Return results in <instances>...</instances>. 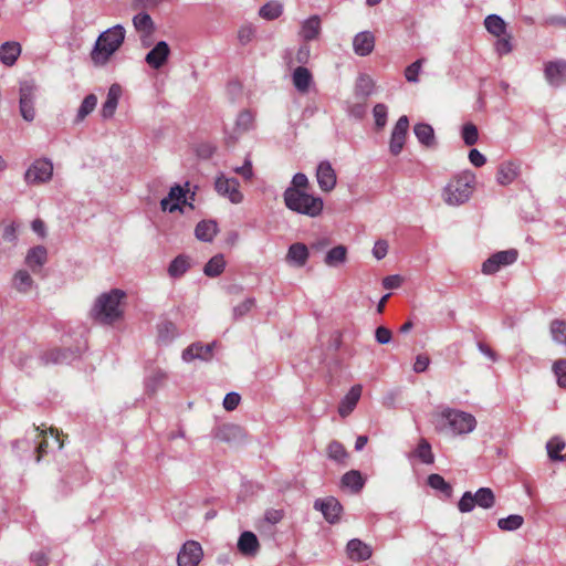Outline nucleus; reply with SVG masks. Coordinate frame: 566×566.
<instances>
[{
  "mask_svg": "<svg viewBox=\"0 0 566 566\" xmlns=\"http://www.w3.org/2000/svg\"><path fill=\"white\" fill-rule=\"evenodd\" d=\"M126 31L116 24L103 31L95 41L90 57L95 66L106 65L125 41Z\"/></svg>",
  "mask_w": 566,
  "mask_h": 566,
  "instance_id": "1",
  "label": "nucleus"
},
{
  "mask_svg": "<svg viewBox=\"0 0 566 566\" xmlns=\"http://www.w3.org/2000/svg\"><path fill=\"white\" fill-rule=\"evenodd\" d=\"M125 297L126 293L119 289L99 295L92 310L94 319L107 325L120 319L124 313L122 302Z\"/></svg>",
  "mask_w": 566,
  "mask_h": 566,
  "instance_id": "2",
  "label": "nucleus"
},
{
  "mask_svg": "<svg viewBox=\"0 0 566 566\" xmlns=\"http://www.w3.org/2000/svg\"><path fill=\"white\" fill-rule=\"evenodd\" d=\"M433 423L437 431H444L448 428L454 434H465L474 430L476 420L471 413L444 408L433 415Z\"/></svg>",
  "mask_w": 566,
  "mask_h": 566,
  "instance_id": "3",
  "label": "nucleus"
},
{
  "mask_svg": "<svg viewBox=\"0 0 566 566\" xmlns=\"http://www.w3.org/2000/svg\"><path fill=\"white\" fill-rule=\"evenodd\" d=\"M285 206L297 213L308 217H317L323 210V200L296 188H287L284 191Z\"/></svg>",
  "mask_w": 566,
  "mask_h": 566,
  "instance_id": "4",
  "label": "nucleus"
},
{
  "mask_svg": "<svg viewBox=\"0 0 566 566\" xmlns=\"http://www.w3.org/2000/svg\"><path fill=\"white\" fill-rule=\"evenodd\" d=\"M475 184V176L462 172L449 180L443 189V199L450 206L464 203L471 197Z\"/></svg>",
  "mask_w": 566,
  "mask_h": 566,
  "instance_id": "5",
  "label": "nucleus"
},
{
  "mask_svg": "<svg viewBox=\"0 0 566 566\" xmlns=\"http://www.w3.org/2000/svg\"><path fill=\"white\" fill-rule=\"evenodd\" d=\"M495 504V495L490 488H481L475 494L464 492L461 496L458 509L461 513L471 512L475 505L482 509H491Z\"/></svg>",
  "mask_w": 566,
  "mask_h": 566,
  "instance_id": "6",
  "label": "nucleus"
},
{
  "mask_svg": "<svg viewBox=\"0 0 566 566\" xmlns=\"http://www.w3.org/2000/svg\"><path fill=\"white\" fill-rule=\"evenodd\" d=\"M518 252L516 249L499 251L486 259L482 264V273L492 275L500 271L503 266L511 265L516 262Z\"/></svg>",
  "mask_w": 566,
  "mask_h": 566,
  "instance_id": "7",
  "label": "nucleus"
},
{
  "mask_svg": "<svg viewBox=\"0 0 566 566\" xmlns=\"http://www.w3.org/2000/svg\"><path fill=\"white\" fill-rule=\"evenodd\" d=\"M35 92L36 86L32 82H23L20 85V114L27 122H32L35 118Z\"/></svg>",
  "mask_w": 566,
  "mask_h": 566,
  "instance_id": "8",
  "label": "nucleus"
},
{
  "mask_svg": "<svg viewBox=\"0 0 566 566\" xmlns=\"http://www.w3.org/2000/svg\"><path fill=\"white\" fill-rule=\"evenodd\" d=\"M53 165L46 159L35 160L27 170L24 179L27 184L39 185L52 178Z\"/></svg>",
  "mask_w": 566,
  "mask_h": 566,
  "instance_id": "9",
  "label": "nucleus"
},
{
  "mask_svg": "<svg viewBox=\"0 0 566 566\" xmlns=\"http://www.w3.org/2000/svg\"><path fill=\"white\" fill-rule=\"evenodd\" d=\"M203 556L201 545L196 541L186 542L177 557L178 566H198Z\"/></svg>",
  "mask_w": 566,
  "mask_h": 566,
  "instance_id": "10",
  "label": "nucleus"
},
{
  "mask_svg": "<svg viewBox=\"0 0 566 566\" xmlns=\"http://www.w3.org/2000/svg\"><path fill=\"white\" fill-rule=\"evenodd\" d=\"M239 188L240 184L235 178H227L221 175L216 180V189L218 193L228 197L232 203H240L243 200V195Z\"/></svg>",
  "mask_w": 566,
  "mask_h": 566,
  "instance_id": "11",
  "label": "nucleus"
},
{
  "mask_svg": "<svg viewBox=\"0 0 566 566\" xmlns=\"http://www.w3.org/2000/svg\"><path fill=\"white\" fill-rule=\"evenodd\" d=\"M409 128V119L406 115H402L397 120L390 137L389 149L394 156L401 153L406 143L407 134Z\"/></svg>",
  "mask_w": 566,
  "mask_h": 566,
  "instance_id": "12",
  "label": "nucleus"
},
{
  "mask_svg": "<svg viewBox=\"0 0 566 566\" xmlns=\"http://www.w3.org/2000/svg\"><path fill=\"white\" fill-rule=\"evenodd\" d=\"M545 80L552 86H560L566 82V61L557 60L546 62L544 65Z\"/></svg>",
  "mask_w": 566,
  "mask_h": 566,
  "instance_id": "13",
  "label": "nucleus"
},
{
  "mask_svg": "<svg viewBox=\"0 0 566 566\" xmlns=\"http://www.w3.org/2000/svg\"><path fill=\"white\" fill-rule=\"evenodd\" d=\"M314 507L321 511L325 520L332 524L339 520L340 513L343 511L342 504L334 496H329L324 500H316Z\"/></svg>",
  "mask_w": 566,
  "mask_h": 566,
  "instance_id": "14",
  "label": "nucleus"
},
{
  "mask_svg": "<svg viewBox=\"0 0 566 566\" xmlns=\"http://www.w3.org/2000/svg\"><path fill=\"white\" fill-rule=\"evenodd\" d=\"M254 127V116L249 111H242L234 123L232 132L229 134L227 143L233 145L240 136Z\"/></svg>",
  "mask_w": 566,
  "mask_h": 566,
  "instance_id": "15",
  "label": "nucleus"
},
{
  "mask_svg": "<svg viewBox=\"0 0 566 566\" xmlns=\"http://www.w3.org/2000/svg\"><path fill=\"white\" fill-rule=\"evenodd\" d=\"M170 54V49L167 42L159 41L147 54L145 57L146 63L155 69L158 70L161 66H164L168 60V56Z\"/></svg>",
  "mask_w": 566,
  "mask_h": 566,
  "instance_id": "16",
  "label": "nucleus"
},
{
  "mask_svg": "<svg viewBox=\"0 0 566 566\" xmlns=\"http://www.w3.org/2000/svg\"><path fill=\"white\" fill-rule=\"evenodd\" d=\"M316 178L319 188L325 191H332L336 186V174L328 161H322L316 171Z\"/></svg>",
  "mask_w": 566,
  "mask_h": 566,
  "instance_id": "17",
  "label": "nucleus"
},
{
  "mask_svg": "<svg viewBox=\"0 0 566 566\" xmlns=\"http://www.w3.org/2000/svg\"><path fill=\"white\" fill-rule=\"evenodd\" d=\"M363 387L355 385L350 388L347 395L343 398L338 406V413L342 418L348 417L355 409L357 402L360 399Z\"/></svg>",
  "mask_w": 566,
  "mask_h": 566,
  "instance_id": "18",
  "label": "nucleus"
},
{
  "mask_svg": "<svg viewBox=\"0 0 566 566\" xmlns=\"http://www.w3.org/2000/svg\"><path fill=\"white\" fill-rule=\"evenodd\" d=\"M346 549L348 557L355 562L367 560L373 554L370 546L358 538L350 539L347 543Z\"/></svg>",
  "mask_w": 566,
  "mask_h": 566,
  "instance_id": "19",
  "label": "nucleus"
},
{
  "mask_svg": "<svg viewBox=\"0 0 566 566\" xmlns=\"http://www.w3.org/2000/svg\"><path fill=\"white\" fill-rule=\"evenodd\" d=\"M354 51L357 55L366 56L369 55L375 46V36L369 31H364L354 38L353 41Z\"/></svg>",
  "mask_w": 566,
  "mask_h": 566,
  "instance_id": "20",
  "label": "nucleus"
},
{
  "mask_svg": "<svg viewBox=\"0 0 566 566\" xmlns=\"http://www.w3.org/2000/svg\"><path fill=\"white\" fill-rule=\"evenodd\" d=\"M122 95V87L119 84H112L106 101L103 104L101 114L104 118H111L118 105L119 97Z\"/></svg>",
  "mask_w": 566,
  "mask_h": 566,
  "instance_id": "21",
  "label": "nucleus"
},
{
  "mask_svg": "<svg viewBox=\"0 0 566 566\" xmlns=\"http://www.w3.org/2000/svg\"><path fill=\"white\" fill-rule=\"evenodd\" d=\"M260 547L256 535L250 531L243 532L238 541V549L244 556H254Z\"/></svg>",
  "mask_w": 566,
  "mask_h": 566,
  "instance_id": "22",
  "label": "nucleus"
},
{
  "mask_svg": "<svg viewBox=\"0 0 566 566\" xmlns=\"http://www.w3.org/2000/svg\"><path fill=\"white\" fill-rule=\"evenodd\" d=\"M520 174V165L514 161H506L499 166L496 180L502 186L512 184Z\"/></svg>",
  "mask_w": 566,
  "mask_h": 566,
  "instance_id": "23",
  "label": "nucleus"
},
{
  "mask_svg": "<svg viewBox=\"0 0 566 566\" xmlns=\"http://www.w3.org/2000/svg\"><path fill=\"white\" fill-rule=\"evenodd\" d=\"M310 253L304 243H293L287 251L286 261L290 264L302 268L306 264Z\"/></svg>",
  "mask_w": 566,
  "mask_h": 566,
  "instance_id": "24",
  "label": "nucleus"
},
{
  "mask_svg": "<svg viewBox=\"0 0 566 566\" xmlns=\"http://www.w3.org/2000/svg\"><path fill=\"white\" fill-rule=\"evenodd\" d=\"M292 81L295 88L300 93L305 94L310 90V86L313 82V76L308 69L300 65L294 70Z\"/></svg>",
  "mask_w": 566,
  "mask_h": 566,
  "instance_id": "25",
  "label": "nucleus"
},
{
  "mask_svg": "<svg viewBox=\"0 0 566 566\" xmlns=\"http://www.w3.org/2000/svg\"><path fill=\"white\" fill-rule=\"evenodd\" d=\"M46 249L43 245H38L29 250L25 263L33 272H36L46 262Z\"/></svg>",
  "mask_w": 566,
  "mask_h": 566,
  "instance_id": "26",
  "label": "nucleus"
},
{
  "mask_svg": "<svg viewBox=\"0 0 566 566\" xmlns=\"http://www.w3.org/2000/svg\"><path fill=\"white\" fill-rule=\"evenodd\" d=\"M212 355V345L206 346L200 344H192L182 352V359L191 361L195 358L209 359Z\"/></svg>",
  "mask_w": 566,
  "mask_h": 566,
  "instance_id": "27",
  "label": "nucleus"
},
{
  "mask_svg": "<svg viewBox=\"0 0 566 566\" xmlns=\"http://www.w3.org/2000/svg\"><path fill=\"white\" fill-rule=\"evenodd\" d=\"M21 53V45L18 42H6L0 46V61L7 66L15 63Z\"/></svg>",
  "mask_w": 566,
  "mask_h": 566,
  "instance_id": "28",
  "label": "nucleus"
},
{
  "mask_svg": "<svg viewBox=\"0 0 566 566\" xmlns=\"http://www.w3.org/2000/svg\"><path fill=\"white\" fill-rule=\"evenodd\" d=\"M319 33L321 19L318 15H312L302 23L300 34L305 41H312L316 39Z\"/></svg>",
  "mask_w": 566,
  "mask_h": 566,
  "instance_id": "29",
  "label": "nucleus"
},
{
  "mask_svg": "<svg viewBox=\"0 0 566 566\" xmlns=\"http://www.w3.org/2000/svg\"><path fill=\"white\" fill-rule=\"evenodd\" d=\"M185 198V190L180 186L171 187L168 197L164 198L160 201V207L164 211L168 210L169 212H174L179 209L178 201Z\"/></svg>",
  "mask_w": 566,
  "mask_h": 566,
  "instance_id": "30",
  "label": "nucleus"
},
{
  "mask_svg": "<svg viewBox=\"0 0 566 566\" xmlns=\"http://www.w3.org/2000/svg\"><path fill=\"white\" fill-rule=\"evenodd\" d=\"M413 133L423 146L433 147L436 145L434 132L431 125L426 123L416 124Z\"/></svg>",
  "mask_w": 566,
  "mask_h": 566,
  "instance_id": "31",
  "label": "nucleus"
},
{
  "mask_svg": "<svg viewBox=\"0 0 566 566\" xmlns=\"http://www.w3.org/2000/svg\"><path fill=\"white\" fill-rule=\"evenodd\" d=\"M326 452H327V457L331 460H333L339 464H347L349 454H348L346 448L344 447V444L340 443L339 441H336V440L331 441L327 444Z\"/></svg>",
  "mask_w": 566,
  "mask_h": 566,
  "instance_id": "32",
  "label": "nucleus"
},
{
  "mask_svg": "<svg viewBox=\"0 0 566 566\" xmlns=\"http://www.w3.org/2000/svg\"><path fill=\"white\" fill-rule=\"evenodd\" d=\"M217 232L218 228L214 221H200L195 229L196 238L206 242H211Z\"/></svg>",
  "mask_w": 566,
  "mask_h": 566,
  "instance_id": "33",
  "label": "nucleus"
},
{
  "mask_svg": "<svg viewBox=\"0 0 566 566\" xmlns=\"http://www.w3.org/2000/svg\"><path fill=\"white\" fill-rule=\"evenodd\" d=\"M364 483V478L357 470H350L342 476V485L349 488L353 492H359Z\"/></svg>",
  "mask_w": 566,
  "mask_h": 566,
  "instance_id": "34",
  "label": "nucleus"
},
{
  "mask_svg": "<svg viewBox=\"0 0 566 566\" xmlns=\"http://www.w3.org/2000/svg\"><path fill=\"white\" fill-rule=\"evenodd\" d=\"M133 24L136 31L149 36L154 33L155 27L153 19L147 13H138L133 18Z\"/></svg>",
  "mask_w": 566,
  "mask_h": 566,
  "instance_id": "35",
  "label": "nucleus"
},
{
  "mask_svg": "<svg viewBox=\"0 0 566 566\" xmlns=\"http://www.w3.org/2000/svg\"><path fill=\"white\" fill-rule=\"evenodd\" d=\"M224 256L222 254H216L205 265L203 273L209 277H216L224 271Z\"/></svg>",
  "mask_w": 566,
  "mask_h": 566,
  "instance_id": "36",
  "label": "nucleus"
},
{
  "mask_svg": "<svg viewBox=\"0 0 566 566\" xmlns=\"http://www.w3.org/2000/svg\"><path fill=\"white\" fill-rule=\"evenodd\" d=\"M190 268L189 258L187 255L180 254L176 256L168 268V273L172 277H179L184 275L188 269Z\"/></svg>",
  "mask_w": 566,
  "mask_h": 566,
  "instance_id": "37",
  "label": "nucleus"
},
{
  "mask_svg": "<svg viewBox=\"0 0 566 566\" xmlns=\"http://www.w3.org/2000/svg\"><path fill=\"white\" fill-rule=\"evenodd\" d=\"M241 427L233 423H226L220 426L216 431V438L223 442H230L241 434Z\"/></svg>",
  "mask_w": 566,
  "mask_h": 566,
  "instance_id": "38",
  "label": "nucleus"
},
{
  "mask_svg": "<svg viewBox=\"0 0 566 566\" xmlns=\"http://www.w3.org/2000/svg\"><path fill=\"white\" fill-rule=\"evenodd\" d=\"M13 287L21 293H27L33 285L31 275L25 270H19L12 280Z\"/></svg>",
  "mask_w": 566,
  "mask_h": 566,
  "instance_id": "39",
  "label": "nucleus"
},
{
  "mask_svg": "<svg viewBox=\"0 0 566 566\" xmlns=\"http://www.w3.org/2000/svg\"><path fill=\"white\" fill-rule=\"evenodd\" d=\"M66 358H67L66 352H64L62 349L54 348V349H49V350L44 352L41 355L40 360L43 366H50V365H54V364H62L66 360Z\"/></svg>",
  "mask_w": 566,
  "mask_h": 566,
  "instance_id": "40",
  "label": "nucleus"
},
{
  "mask_svg": "<svg viewBox=\"0 0 566 566\" xmlns=\"http://www.w3.org/2000/svg\"><path fill=\"white\" fill-rule=\"evenodd\" d=\"M96 104H97V97L94 94H88L83 99V102L77 111V115H76L74 122L80 123V122L84 120V118L95 109Z\"/></svg>",
  "mask_w": 566,
  "mask_h": 566,
  "instance_id": "41",
  "label": "nucleus"
},
{
  "mask_svg": "<svg viewBox=\"0 0 566 566\" xmlns=\"http://www.w3.org/2000/svg\"><path fill=\"white\" fill-rule=\"evenodd\" d=\"M346 255H347L346 248L344 245H337L327 252V254L325 256V263L328 266L338 265L346 261Z\"/></svg>",
  "mask_w": 566,
  "mask_h": 566,
  "instance_id": "42",
  "label": "nucleus"
},
{
  "mask_svg": "<svg viewBox=\"0 0 566 566\" xmlns=\"http://www.w3.org/2000/svg\"><path fill=\"white\" fill-rule=\"evenodd\" d=\"M484 25L486 30L495 36H501L505 32L504 20L495 14L486 17Z\"/></svg>",
  "mask_w": 566,
  "mask_h": 566,
  "instance_id": "43",
  "label": "nucleus"
},
{
  "mask_svg": "<svg viewBox=\"0 0 566 566\" xmlns=\"http://www.w3.org/2000/svg\"><path fill=\"white\" fill-rule=\"evenodd\" d=\"M524 523V518L522 515L512 514L507 517L500 518L497 521V526L500 530L504 532H512L518 530Z\"/></svg>",
  "mask_w": 566,
  "mask_h": 566,
  "instance_id": "44",
  "label": "nucleus"
},
{
  "mask_svg": "<svg viewBox=\"0 0 566 566\" xmlns=\"http://www.w3.org/2000/svg\"><path fill=\"white\" fill-rule=\"evenodd\" d=\"M415 455L426 464H432L434 457L430 443L426 439H421L415 450Z\"/></svg>",
  "mask_w": 566,
  "mask_h": 566,
  "instance_id": "45",
  "label": "nucleus"
},
{
  "mask_svg": "<svg viewBox=\"0 0 566 566\" xmlns=\"http://www.w3.org/2000/svg\"><path fill=\"white\" fill-rule=\"evenodd\" d=\"M283 12V7L276 1H271L261 7L259 14L266 20L277 19Z\"/></svg>",
  "mask_w": 566,
  "mask_h": 566,
  "instance_id": "46",
  "label": "nucleus"
},
{
  "mask_svg": "<svg viewBox=\"0 0 566 566\" xmlns=\"http://www.w3.org/2000/svg\"><path fill=\"white\" fill-rule=\"evenodd\" d=\"M428 484L436 490L441 491L447 496H451L452 486L440 475L437 473H432L428 476Z\"/></svg>",
  "mask_w": 566,
  "mask_h": 566,
  "instance_id": "47",
  "label": "nucleus"
},
{
  "mask_svg": "<svg viewBox=\"0 0 566 566\" xmlns=\"http://www.w3.org/2000/svg\"><path fill=\"white\" fill-rule=\"evenodd\" d=\"M547 452L548 457L556 461L562 460V455L559 454L566 447V443L559 437H554L547 442Z\"/></svg>",
  "mask_w": 566,
  "mask_h": 566,
  "instance_id": "48",
  "label": "nucleus"
},
{
  "mask_svg": "<svg viewBox=\"0 0 566 566\" xmlns=\"http://www.w3.org/2000/svg\"><path fill=\"white\" fill-rule=\"evenodd\" d=\"M462 138L467 146H473L479 140V130L473 123H467L462 127Z\"/></svg>",
  "mask_w": 566,
  "mask_h": 566,
  "instance_id": "49",
  "label": "nucleus"
},
{
  "mask_svg": "<svg viewBox=\"0 0 566 566\" xmlns=\"http://www.w3.org/2000/svg\"><path fill=\"white\" fill-rule=\"evenodd\" d=\"M552 369L557 378L558 386L566 388V359L560 358L554 361Z\"/></svg>",
  "mask_w": 566,
  "mask_h": 566,
  "instance_id": "50",
  "label": "nucleus"
},
{
  "mask_svg": "<svg viewBox=\"0 0 566 566\" xmlns=\"http://www.w3.org/2000/svg\"><path fill=\"white\" fill-rule=\"evenodd\" d=\"M375 123L378 128H382L387 123V106L385 104H376L373 109Z\"/></svg>",
  "mask_w": 566,
  "mask_h": 566,
  "instance_id": "51",
  "label": "nucleus"
},
{
  "mask_svg": "<svg viewBox=\"0 0 566 566\" xmlns=\"http://www.w3.org/2000/svg\"><path fill=\"white\" fill-rule=\"evenodd\" d=\"M255 305V300L249 297L233 308V315L235 318L242 317L248 314Z\"/></svg>",
  "mask_w": 566,
  "mask_h": 566,
  "instance_id": "52",
  "label": "nucleus"
},
{
  "mask_svg": "<svg viewBox=\"0 0 566 566\" xmlns=\"http://www.w3.org/2000/svg\"><path fill=\"white\" fill-rule=\"evenodd\" d=\"M422 60H417L416 62L411 63L409 66L405 70V76L408 82L416 83L418 82V76L421 70Z\"/></svg>",
  "mask_w": 566,
  "mask_h": 566,
  "instance_id": "53",
  "label": "nucleus"
},
{
  "mask_svg": "<svg viewBox=\"0 0 566 566\" xmlns=\"http://www.w3.org/2000/svg\"><path fill=\"white\" fill-rule=\"evenodd\" d=\"M240 400H241V397H240L239 394H237V392H229V394L226 395V397L223 399V408L227 411H232V410H234L239 406Z\"/></svg>",
  "mask_w": 566,
  "mask_h": 566,
  "instance_id": "54",
  "label": "nucleus"
},
{
  "mask_svg": "<svg viewBox=\"0 0 566 566\" xmlns=\"http://www.w3.org/2000/svg\"><path fill=\"white\" fill-rule=\"evenodd\" d=\"M159 337L164 340L175 336L176 327L171 322H165L158 327Z\"/></svg>",
  "mask_w": 566,
  "mask_h": 566,
  "instance_id": "55",
  "label": "nucleus"
},
{
  "mask_svg": "<svg viewBox=\"0 0 566 566\" xmlns=\"http://www.w3.org/2000/svg\"><path fill=\"white\" fill-rule=\"evenodd\" d=\"M167 379V375L164 371H156L148 380V388L151 391H155L159 386H161Z\"/></svg>",
  "mask_w": 566,
  "mask_h": 566,
  "instance_id": "56",
  "label": "nucleus"
},
{
  "mask_svg": "<svg viewBox=\"0 0 566 566\" xmlns=\"http://www.w3.org/2000/svg\"><path fill=\"white\" fill-rule=\"evenodd\" d=\"M254 29L251 25H243L238 32V39L242 44L249 43L254 36Z\"/></svg>",
  "mask_w": 566,
  "mask_h": 566,
  "instance_id": "57",
  "label": "nucleus"
},
{
  "mask_svg": "<svg viewBox=\"0 0 566 566\" xmlns=\"http://www.w3.org/2000/svg\"><path fill=\"white\" fill-rule=\"evenodd\" d=\"M391 336L392 334L387 327L379 326L376 328L375 337L379 344H388L391 340Z\"/></svg>",
  "mask_w": 566,
  "mask_h": 566,
  "instance_id": "58",
  "label": "nucleus"
},
{
  "mask_svg": "<svg viewBox=\"0 0 566 566\" xmlns=\"http://www.w3.org/2000/svg\"><path fill=\"white\" fill-rule=\"evenodd\" d=\"M234 172L242 176L245 180H251L253 177L251 160L245 159L243 166L234 168Z\"/></svg>",
  "mask_w": 566,
  "mask_h": 566,
  "instance_id": "59",
  "label": "nucleus"
},
{
  "mask_svg": "<svg viewBox=\"0 0 566 566\" xmlns=\"http://www.w3.org/2000/svg\"><path fill=\"white\" fill-rule=\"evenodd\" d=\"M196 151L199 157L208 159L214 154L216 147L210 143H202L198 145Z\"/></svg>",
  "mask_w": 566,
  "mask_h": 566,
  "instance_id": "60",
  "label": "nucleus"
},
{
  "mask_svg": "<svg viewBox=\"0 0 566 566\" xmlns=\"http://www.w3.org/2000/svg\"><path fill=\"white\" fill-rule=\"evenodd\" d=\"M388 252V243L385 240H378L373 249V254L377 260H381Z\"/></svg>",
  "mask_w": 566,
  "mask_h": 566,
  "instance_id": "61",
  "label": "nucleus"
},
{
  "mask_svg": "<svg viewBox=\"0 0 566 566\" xmlns=\"http://www.w3.org/2000/svg\"><path fill=\"white\" fill-rule=\"evenodd\" d=\"M310 56H311L310 46L302 45L296 51L294 60H295L296 63H298V64H301L303 66V64H306L308 62Z\"/></svg>",
  "mask_w": 566,
  "mask_h": 566,
  "instance_id": "62",
  "label": "nucleus"
},
{
  "mask_svg": "<svg viewBox=\"0 0 566 566\" xmlns=\"http://www.w3.org/2000/svg\"><path fill=\"white\" fill-rule=\"evenodd\" d=\"M430 364V358L427 355H418L416 357V361L413 364V371L415 373H423L427 370Z\"/></svg>",
  "mask_w": 566,
  "mask_h": 566,
  "instance_id": "63",
  "label": "nucleus"
},
{
  "mask_svg": "<svg viewBox=\"0 0 566 566\" xmlns=\"http://www.w3.org/2000/svg\"><path fill=\"white\" fill-rule=\"evenodd\" d=\"M307 186H308L307 177L304 174L298 172V174L294 175V177L292 179V186L290 188H296V189L305 191Z\"/></svg>",
  "mask_w": 566,
  "mask_h": 566,
  "instance_id": "64",
  "label": "nucleus"
}]
</instances>
